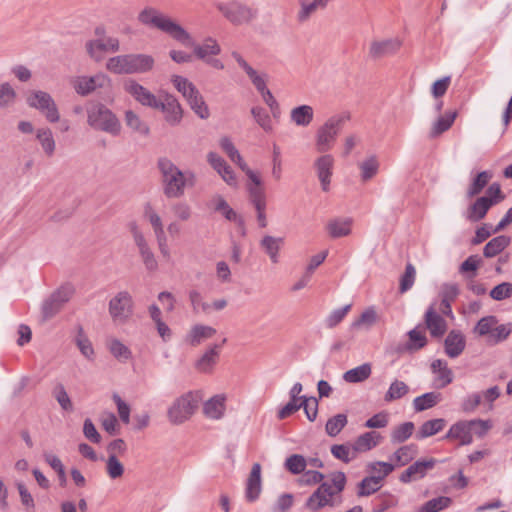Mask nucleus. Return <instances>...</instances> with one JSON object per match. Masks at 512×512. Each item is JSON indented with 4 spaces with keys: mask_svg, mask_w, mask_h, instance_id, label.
Listing matches in <instances>:
<instances>
[{
    "mask_svg": "<svg viewBox=\"0 0 512 512\" xmlns=\"http://www.w3.org/2000/svg\"><path fill=\"white\" fill-rule=\"evenodd\" d=\"M456 115V112H451L435 121L430 131V137H437L443 132L447 131L452 126Z\"/></svg>",
    "mask_w": 512,
    "mask_h": 512,
    "instance_id": "nucleus-59",
    "label": "nucleus"
},
{
    "mask_svg": "<svg viewBox=\"0 0 512 512\" xmlns=\"http://www.w3.org/2000/svg\"><path fill=\"white\" fill-rule=\"evenodd\" d=\"M227 396L225 394H216L203 404V414L211 420H220L224 417L226 411Z\"/></svg>",
    "mask_w": 512,
    "mask_h": 512,
    "instance_id": "nucleus-23",
    "label": "nucleus"
},
{
    "mask_svg": "<svg viewBox=\"0 0 512 512\" xmlns=\"http://www.w3.org/2000/svg\"><path fill=\"white\" fill-rule=\"evenodd\" d=\"M185 47L193 48L194 55L205 61L207 58L217 56L221 53L218 41L213 37H206L201 44H197L190 35L189 43H181Z\"/></svg>",
    "mask_w": 512,
    "mask_h": 512,
    "instance_id": "nucleus-19",
    "label": "nucleus"
},
{
    "mask_svg": "<svg viewBox=\"0 0 512 512\" xmlns=\"http://www.w3.org/2000/svg\"><path fill=\"white\" fill-rule=\"evenodd\" d=\"M128 230L133 238V241L138 248L139 255L143 261L145 268L148 271H155L158 268V262L151 250L149 243L138 225L137 222L132 221L128 224Z\"/></svg>",
    "mask_w": 512,
    "mask_h": 512,
    "instance_id": "nucleus-12",
    "label": "nucleus"
},
{
    "mask_svg": "<svg viewBox=\"0 0 512 512\" xmlns=\"http://www.w3.org/2000/svg\"><path fill=\"white\" fill-rule=\"evenodd\" d=\"M203 399V393L200 390L189 391L171 404L167 411L168 420L174 425H180L191 418Z\"/></svg>",
    "mask_w": 512,
    "mask_h": 512,
    "instance_id": "nucleus-7",
    "label": "nucleus"
},
{
    "mask_svg": "<svg viewBox=\"0 0 512 512\" xmlns=\"http://www.w3.org/2000/svg\"><path fill=\"white\" fill-rule=\"evenodd\" d=\"M251 114L256 121V123L265 131L272 132L273 124L270 115L268 112L260 106H255L251 108Z\"/></svg>",
    "mask_w": 512,
    "mask_h": 512,
    "instance_id": "nucleus-57",
    "label": "nucleus"
},
{
    "mask_svg": "<svg viewBox=\"0 0 512 512\" xmlns=\"http://www.w3.org/2000/svg\"><path fill=\"white\" fill-rule=\"evenodd\" d=\"M371 372V365L369 363H364L346 371L343 374V379L348 383H360L368 379L371 375Z\"/></svg>",
    "mask_w": 512,
    "mask_h": 512,
    "instance_id": "nucleus-46",
    "label": "nucleus"
},
{
    "mask_svg": "<svg viewBox=\"0 0 512 512\" xmlns=\"http://www.w3.org/2000/svg\"><path fill=\"white\" fill-rule=\"evenodd\" d=\"M353 219L350 217H337L329 220L326 231L331 238H341L350 235Z\"/></svg>",
    "mask_w": 512,
    "mask_h": 512,
    "instance_id": "nucleus-31",
    "label": "nucleus"
},
{
    "mask_svg": "<svg viewBox=\"0 0 512 512\" xmlns=\"http://www.w3.org/2000/svg\"><path fill=\"white\" fill-rule=\"evenodd\" d=\"M347 118L344 115H333L319 126L315 134V148L318 152L324 153L334 147Z\"/></svg>",
    "mask_w": 512,
    "mask_h": 512,
    "instance_id": "nucleus-8",
    "label": "nucleus"
},
{
    "mask_svg": "<svg viewBox=\"0 0 512 512\" xmlns=\"http://www.w3.org/2000/svg\"><path fill=\"white\" fill-rule=\"evenodd\" d=\"M346 424L347 416L345 414H337L328 419L325 426L326 433L331 437H335L341 432Z\"/></svg>",
    "mask_w": 512,
    "mask_h": 512,
    "instance_id": "nucleus-62",
    "label": "nucleus"
},
{
    "mask_svg": "<svg viewBox=\"0 0 512 512\" xmlns=\"http://www.w3.org/2000/svg\"><path fill=\"white\" fill-rule=\"evenodd\" d=\"M492 178V173L482 171L476 175L467 189V197L472 198L478 195Z\"/></svg>",
    "mask_w": 512,
    "mask_h": 512,
    "instance_id": "nucleus-53",
    "label": "nucleus"
},
{
    "mask_svg": "<svg viewBox=\"0 0 512 512\" xmlns=\"http://www.w3.org/2000/svg\"><path fill=\"white\" fill-rule=\"evenodd\" d=\"M207 162L228 186L238 187V179L235 172L222 156L211 151L207 154Z\"/></svg>",
    "mask_w": 512,
    "mask_h": 512,
    "instance_id": "nucleus-18",
    "label": "nucleus"
},
{
    "mask_svg": "<svg viewBox=\"0 0 512 512\" xmlns=\"http://www.w3.org/2000/svg\"><path fill=\"white\" fill-rule=\"evenodd\" d=\"M451 503V498L446 496H439L424 503L420 507L419 512H439L448 508Z\"/></svg>",
    "mask_w": 512,
    "mask_h": 512,
    "instance_id": "nucleus-58",
    "label": "nucleus"
},
{
    "mask_svg": "<svg viewBox=\"0 0 512 512\" xmlns=\"http://www.w3.org/2000/svg\"><path fill=\"white\" fill-rule=\"evenodd\" d=\"M380 440L381 436L377 432H366L355 440L353 446L357 453L366 452L376 447Z\"/></svg>",
    "mask_w": 512,
    "mask_h": 512,
    "instance_id": "nucleus-44",
    "label": "nucleus"
},
{
    "mask_svg": "<svg viewBox=\"0 0 512 512\" xmlns=\"http://www.w3.org/2000/svg\"><path fill=\"white\" fill-rule=\"evenodd\" d=\"M510 244V238L500 235L491 239L484 247L483 254L486 258H492L501 253Z\"/></svg>",
    "mask_w": 512,
    "mask_h": 512,
    "instance_id": "nucleus-47",
    "label": "nucleus"
},
{
    "mask_svg": "<svg viewBox=\"0 0 512 512\" xmlns=\"http://www.w3.org/2000/svg\"><path fill=\"white\" fill-rule=\"evenodd\" d=\"M480 264V258L477 255H471L460 265L459 271L465 274L468 279H472L476 276Z\"/></svg>",
    "mask_w": 512,
    "mask_h": 512,
    "instance_id": "nucleus-64",
    "label": "nucleus"
},
{
    "mask_svg": "<svg viewBox=\"0 0 512 512\" xmlns=\"http://www.w3.org/2000/svg\"><path fill=\"white\" fill-rule=\"evenodd\" d=\"M345 484L346 476L343 472L333 473L331 475V483H322L307 499L305 508L315 512L327 506H336L335 496L344 490Z\"/></svg>",
    "mask_w": 512,
    "mask_h": 512,
    "instance_id": "nucleus-3",
    "label": "nucleus"
},
{
    "mask_svg": "<svg viewBox=\"0 0 512 512\" xmlns=\"http://www.w3.org/2000/svg\"><path fill=\"white\" fill-rule=\"evenodd\" d=\"M470 420H461L454 423L444 439L458 441L459 445H470L473 442V438L470 433Z\"/></svg>",
    "mask_w": 512,
    "mask_h": 512,
    "instance_id": "nucleus-25",
    "label": "nucleus"
},
{
    "mask_svg": "<svg viewBox=\"0 0 512 512\" xmlns=\"http://www.w3.org/2000/svg\"><path fill=\"white\" fill-rule=\"evenodd\" d=\"M215 7L234 26L250 25L258 18L259 14L256 7L241 0L217 1Z\"/></svg>",
    "mask_w": 512,
    "mask_h": 512,
    "instance_id": "nucleus-6",
    "label": "nucleus"
},
{
    "mask_svg": "<svg viewBox=\"0 0 512 512\" xmlns=\"http://www.w3.org/2000/svg\"><path fill=\"white\" fill-rule=\"evenodd\" d=\"M333 165L334 158L330 154H324L315 160L314 166L323 191L329 190Z\"/></svg>",
    "mask_w": 512,
    "mask_h": 512,
    "instance_id": "nucleus-20",
    "label": "nucleus"
},
{
    "mask_svg": "<svg viewBox=\"0 0 512 512\" xmlns=\"http://www.w3.org/2000/svg\"><path fill=\"white\" fill-rule=\"evenodd\" d=\"M130 63L132 74H142L153 69L155 60L148 54H130Z\"/></svg>",
    "mask_w": 512,
    "mask_h": 512,
    "instance_id": "nucleus-42",
    "label": "nucleus"
},
{
    "mask_svg": "<svg viewBox=\"0 0 512 512\" xmlns=\"http://www.w3.org/2000/svg\"><path fill=\"white\" fill-rule=\"evenodd\" d=\"M138 21L148 27L156 28L179 43H189L190 33L171 17L156 8L146 7L138 15Z\"/></svg>",
    "mask_w": 512,
    "mask_h": 512,
    "instance_id": "nucleus-2",
    "label": "nucleus"
},
{
    "mask_svg": "<svg viewBox=\"0 0 512 512\" xmlns=\"http://www.w3.org/2000/svg\"><path fill=\"white\" fill-rule=\"evenodd\" d=\"M402 46L398 37L373 39L369 44L368 55L373 60L382 59L396 54Z\"/></svg>",
    "mask_w": 512,
    "mask_h": 512,
    "instance_id": "nucleus-16",
    "label": "nucleus"
},
{
    "mask_svg": "<svg viewBox=\"0 0 512 512\" xmlns=\"http://www.w3.org/2000/svg\"><path fill=\"white\" fill-rule=\"evenodd\" d=\"M435 463L436 460L433 458L416 461L401 474L400 481L403 483H409L413 480L423 478L427 471L435 466Z\"/></svg>",
    "mask_w": 512,
    "mask_h": 512,
    "instance_id": "nucleus-24",
    "label": "nucleus"
},
{
    "mask_svg": "<svg viewBox=\"0 0 512 512\" xmlns=\"http://www.w3.org/2000/svg\"><path fill=\"white\" fill-rule=\"evenodd\" d=\"M85 49L88 56L95 62H101L106 53L119 51L120 43L115 37H103L86 42Z\"/></svg>",
    "mask_w": 512,
    "mask_h": 512,
    "instance_id": "nucleus-14",
    "label": "nucleus"
},
{
    "mask_svg": "<svg viewBox=\"0 0 512 512\" xmlns=\"http://www.w3.org/2000/svg\"><path fill=\"white\" fill-rule=\"evenodd\" d=\"M155 106L152 107L154 110H160L163 113L164 120L170 126H177L181 123L183 118V109L178 99L168 93L161 92L156 100Z\"/></svg>",
    "mask_w": 512,
    "mask_h": 512,
    "instance_id": "nucleus-11",
    "label": "nucleus"
},
{
    "mask_svg": "<svg viewBox=\"0 0 512 512\" xmlns=\"http://www.w3.org/2000/svg\"><path fill=\"white\" fill-rule=\"evenodd\" d=\"M105 467L107 475L113 480L121 478L125 471L124 465L114 455H108Z\"/></svg>",
    "mask_w": 512,
    "mask_h": 512,
    "instance_id": "nucleus-61",
    "label": "nucleus"
},
{
    "mask_svg": "<svg viewBox=\"0 0 512 512\" xmlns=\"http://www.w3.org/2000/svg\"><path fill=\"white\" fill-rule=\"evenodd\" d=\"M219 146L222 151L229 157V159L235 163L243 172L250 169L229 137H221L219 140Z\"/></svg>",
    "mask_w": 512,
    "mask_h": 512,
    "instance_id": "nucleus-36",
    "label": "nucleus"
},
{
    "mask_svg": "<svg viewBox=\"0 0 512 512\" xmlns=\"http://www.w3.org/2000/svg\"><path fill=\"white\" fill-rule=\"evenodd\" d=\"M445 352L450 358L458 357L465 349V337L459 332L452 330L445 339Z\"/></svg>",
    "mask_w": 512,
    "mask_h": 512,
    "instance_id": "nucleus-35",
    "label": "nucleus"
},
{
    "mask_svg": "<svg viewBox=\"0 0 512 512\" xmlns=\"http://www.w3.org/2000/svg\"><path fill=\"white\" fill-rule=\"evenodd\" d=\"M289 119L297 127H308L314 120V109L308 104L296 106L290 110Z\"/></svg>",
    "mask_w": 512,
    "mask_h": 512,
    "instance_id": "nucleus-32",
    "label": "nucleus"
},
{
    "mask_svg": "<svg viewBox=\"0 0 512 512\" xmlns=\"http://www.w3.org/2000/svg\"><path fill=\"white\" fill-rule=\"evenodd\" d=\"M106 69L114 74H132L130 54L109 58L106 62Z\"/></svg>",
    "mask_w": 512,
    "mask_h": 512,
    "instance_id": "nucleus-43",
    "label": "nucleus"
},
{
    "mask_svg": "<svg viewBox=\"0 0 512 512\" xmlns=\"http://www.w3.org/2000/svg\"><path fill=\"white\" fill-rule=\"evenodd\" d=\"M124 120L130 129L142 136H147L150 132L149 126L133 110H127L124 114Z\"/></svg>",
    "mask_w": 512,
    "mask_h": 512,
    "instance_id": "nucleus-48",
    "label": "nucleus"
},
{
    "mask_svg": "<svg viewBox=\"0 0 512 512\" xmlns=\"http://www.w3.org/2000/svg\"><path fill=\"white\" fill-rule=\"evenodd\" d=\"M261 490V465L259 463H254L246 482L245 497L247 501H256L260 496Z\"/></svg>",
    "mask_w": 512,
    "mask_h": 512,
    "instance_id": "nucleus-26",
    "label": "nucleus"
},
{
    "mask_svg": "<svg viewBox=\"0 0 512 512\" xmlns=\"http://www.w3.org/2000/svg\"><path fill=\"white\" fill-rule=\"evenodd\" d=\"M244 173L248 178L246 189L250 203L253 206L267 204L266 192L261 174L251 168Z\"/></svg>",
    "mask_w": 512,
    "mask_h": 512,
    "instance_id": "nucleus-17",
    "label": "nucleus"
},
{
    "mask_svg": "<svg viewBox=\"0 0 512 512\" xmlns=\"http://www.w3.org/2000/svg\"><path fill=\"white\" fill-rule=\"evenodd\" d=\"M425 325L431 336L441 337L447 331V323L445 319L437 312L434 304L427 309L425 316Z\"/></svg>",
    "mask_w": 512,
    "mask_h": 512,
    "instance_id": "nucleus-22",
    "label": "nucleus"
},
{
    "mask_svg": "<svg viewBox=\"0 0 512 512\" xmlns=\"http://www.w3.org/2000/svg\"><path fill=\"white\" fill-rule=\"evenodd\" d=\"M36 139L44 154L47 157H52L56 151V142L52 130L48 127L38 128L36 130Z\"/></svg>",
    "mask_w": 512,
    "mask_h": 512,
    "instance_id": "nucleus-41",
    "label": "nucleus"
},
{
    "mask_svg": "<svg viewBox=\"0 0 512 512\" xmlns=\"http://www.w3.org/2000/svg\"><path fill=\"white\" fill-rule=\"evenodd\" d=\"M331 453L335 458H337L345 463H349L350 461H352L353 459H355L357 457V452H356L354 446L350 447V446L344 445V444L333 445L331 447Z\"/></svg>",
    "mask_w": 512,
    "mask_h": 512,
    "instance_id": "nucleus-63",
    "label": "nucleus"
},
{
    "mask_svg": "<svg viewBox=\"0 0 512 512\" xmlns=\"http://www.w3.org/2000/svg\"><path fill=\"white\" fill-rule=\"evenodd\" d=\"M414 431L412 422H405L395 427L391 432V442L394 444L405 442Z\"/></svg>",
    "mask_w": 512,
    "mask_h": 512,
    "instance_id": "nucleus-56",
    "label": "nucleus"
},
{
    "mask_svg": "<svg viewBox=\"0 0 512 512\" xmlns=\"http://www.w3.org/2000/svg\"><path fill=\"white\" fill-rule=\"evenodd\" d=\"M497 201L486 196L478 198L467 211V218L472 222H477L485 217L488 210L492 205L496 204Z\"/></svg>",
    "mask_w": 512,
    "mask_h": 512,
    "instance_id": "nucleus-37",
    "label": "nucleus"
},
{
    "mask_svg": "<svg viewBox=\"0 0 512 512\" xmlns=\"http://www.w3.org/2000/svg\"><path fill=\"white\" fill-rule=\"evenodd\" d=\"M330 3L328 0H298L297 21L299 23L308 22L318 10H325Z\"/></svg>",
    "mask_w": 512,
    "mask_h": 512,
    "instance_id": "nucleus-21",
    "label": "nucleus"
},
{
    "mask_svg": "<svg viewBox=\"0 0 512 512\" xmlns=\"http://www.w3.org/2000/svg\"><path fill=\"white\" fill-rule=\"evenodd\" d=\"M143 217L151 225L154 236L165 234L162 217L150 202L143 205Z\"/></svg>",
    "mask_w": 512,
    "mask_h": 512,
    "instance_id": "nucleus-39",
    "label": "nucleus"
},
{
    "mask_svg": "<svg viewBox=\"0 0 512 512\" xmlns=\"http://www.w3.org/2000/svg\"><path fill=\"white\" fill-rule=\"evenodd\" d=\"M74 293L71 285H63L51 293L42 303L41 312L44 320L54 317Z\"/></svg>",
    "mask_w": 512,
    "mask_h": 512,
    "instance_id": "nucleus-13",
    "label": "nucleus"
},
{
    "mask_svg": "<svg viewBox=\"0 0 512 512\" xmlns=\"http://www.w3.org/2000/svg\"><path fill=\"white\" fill-rule=\"evenodd\" d=\"M27 105L39 111L49 122L57 123L61 119L58 105L50 93L43 90H31L26 95Z\"/></svg>",
    "mask_w": 512,
    "mask_h": 512,
    "instance_id": "nucleus-9",
    "label": "nucleus"
},
{
    "mask_svg": "<svg viewBox=\"0 0 512 512\" xmlns=\"http://www.w3.org/2000/svg\"><path fill=\"white\" fill-rule=\"evenodd\" d=\"M171 82L173 83L176 90L181 93L186 100L190 99L198 92V89L195 87V85L183 76L173 75L171 77Z\"/></svg>",
    "mask_w": 512,
    "mask_h": 512,
    "instance_id": "nucleus-50",
    "label": "nucleus"
},
{
    "mask_svg": "<svg viewBox=\"0 0 512 512\" xmlns=\"http://www.w3.org/2000/svg\"><path fill=\"white\" fill-rule=\"evenodd\" d=\"M157 166L161 174L163 194L168 199L183 197L185 190L196 184V175L193 171H182L167 157L160 158Z\"/></svg>",
    "mask_w": 512,
    "mask_h": 512,
    "instance_id": "nucleus-1",
    "label": "nucleus"
},
{
    "mask_svg": "<svg viewBox=\"0 0 512 512\" xmlns=\"http://www.w3.org/2000/svg\"><path fill=\"white\" fill-rule=\"evenodd\" d=\"M108 311L114 323H126L131 318L134 311L132 295L127 291L116 293L109 301Z\"/></svg>",
    "mask_w": 512,
    "mask_h": 512,
    "instance_id": "nucleus-10",
    "label": "nucleus"
},
{
    "mask_svg": "<svg viewBox=\"0 0 512 512\" xmlns=\"http://www.w3.org/2000/svg\"><path fill=\"white\" fill-rule=\"evenodd\" d=\"M123 90L137 103L144 107L151 108L156 104L158 96L133 78H127L122 83Z\"/></svg>",
    "mask_w": 512,
    "mask_h": 512,
    "instance_id": "nucleus-15",
    "label": "nucleus"
},
{
    "mask_svg": "<svg viewBox=\"0 0 512 512\" xmlns=\"http://www.w3.org/2000/svg\"><path fill=\"white\" fill-rule=\"evenodd\" d=\"M106 347L111 355L119 362L126 363L132 358L130 348L115 337L107 339Z\"/></svg>",
    "mask_w": 512,
    "mask_h": 512,
    "instance_id": "nucleus-38",
    "label": "nucleus"
},
{
    "mask_svg": "<svg viewBox=\"0 0 512 512\" xmlns=\"http://www.w3.org/2000/svg\"><path fill=\"white\" fill-rule=\"evenodd\" d=\"M408 392L409 386L405 382L395 380L390 384L384 396V400L386 402H392L404 397L406 394H408Z\"/></svg>",
    "mask_w": 512,
    "mask_h": 512,
    "instance_id": "nucleus-54",
    "label": "nucleus"
},
{
    "mask_svg": "<svg viewBox=\"0 0 512 512\" xmlns=\"http://www.w3.org/2000/svg\"><path fill=\"white\" fill-rule=\"evenodd\" d=\"M432 372L436 375L434 386L436 388H444L453 381V372L448 367L446 361L437 359L431 364Z\"/></svg>",
    "mask_w": 512,
    "mask_h": 512,
    "instance_id": "nucleus-33",
    "label": "nucleus"
},
{
    "mask_svg": "<svg viewBox=\"0 0 512 512\" xmlns=\"http://www.w3.org/2000/svg\"><path fill=\"white\" fill-rule=\"evenodd\" d=\"M360 181L367 183L372 180L379 172L380 162L376 155H369L358 164Z\"/></svg>",
    "mask_w": 512,
    "mask_h": 512,
    "instance_id": "nucleus-34",
    "label": "nucleus"
},
{
    "mask_svg": "<svg viewBox=\"0 0 512 512\" xmlns=\"http://www.w3.org/2000/svg\"><path fill=\"white\" fill-rule=\"evenodd\" d=\"M225 342L226 339L224 338L221 344L210 346L197 360L195 365L196 369L202 373H210L219 359L220 349Z\"/></svg>",
    "mask_w": 512,
    "mask_h": 512,
    "instance_id": "nucleus-28",
    "label": "nucleus"
},
{
    "mask_svg": "<svg viewBox=\"0 0 512 512\" xmlns=\"http://www.w3.org/2000/svg\"><path fill=\"white\" fill-rule=\"evenodd\" d=\"M70 84L75 93L81 97H86L95 93L98 90L107 93L104 101L108 104L114 102V97L111 95L113 88V81L109 75L104 72H97L94 75H78L70 79Z\"/></svg>",
    "mask_w": 512,
    "mask_h": 512,
    "instance_id": "nucleus-4",
    "label": "nucleus"
},
{
    "mask_svg": "<svg viewBox=\"0 0 512 512\" xmlns=\"http://www.w3.org/2000/svg\"><path fill=\"white\" fill-rule=\"evenodd\" d=\"M86 113L90 128L111 136H118L121 133L122 125L119 118L104 103H93L86 109Z\"/></svg>",
    "mask_w": 512,
    "mask_h": 512,
    "instance_id": "nucleus-5",
    "label": "nucleus"
},
{
    "mask_svg": "<svg viewBox=\"0 0 512 512\" xmlns=\"http://www.w3.org/2000/svg\"><path fill=\"white\" fill-rule=\"evenodd\" d=\"M446 421L442 418L424 422L416 433V438L421 440L433 436L444 429Z\"/></svg>",
    "mask_w": 512,
    "mask_h": 512,
    "instance_id": "nucleus-45",
    "label": "nucleus"
},
{
    "mask_svg": "<svg viewBox=\"0 0 512 512\" xmlns=\"http://www.w3.org/2000/svg\"><path fill=\"white\" fill-rule=\"evenodd\" d=\"M382 487V483L380 482L379 477H365L358 484V492L357 495L360 497L369 496L375 492H377Z\"/></svg>",
    "mask_w": 512,
    "mask_h": 512,
    "instance_id": "nucleus-55",
    "label": "nucleus"
},
{
    "mask_svg": "<svg viewBox=\"0 0 512 512\" xmlns=\"http://www.w3.org/2000/svg\"><path fill=\"white\" fill-rule=\"evenodd\" d=\"M232 57L235 59L237 64L245 71L255 88L258 92L267 88L266 81L267 75L265 73H259L247 61L237 52H232Z\"/></svg>",
    "mask_w": 512,
    "mask_h": 512,
    "instance_id": "nucleus-29",
    "label": "nucleus"
},
{
    "mask_svg": "<svg viewBox=\"0 0 512 512\" xmlns=\"http://www.w3.org/2000/svg\"><path fill=\"white\" fill-rule=\"evenodd\" d=\"M285 239L283 237H275L265 235L260 240V248L269 257L271 263L277 264L280 261V250L284 246Z\"/></svg>",
    "mask_w": 512,
    "mask_h": 512,
    "instance_id": "nucleus-27",
    "label": "nucleus"
},
{
    "mask_svg": "<svg viewBox=\"0 0 512 512\" xmlns=\"http://www.w3.org/2000/svg\"><path fill=\"white\" fill-rule=\"evenodd\" d=\"M441 399L442 397L440 393L428 392L416 397L413 400V405L416 411H424L438 404L441 401Z\"/></svg>",
    "mask_w": 512,
    "mask_h": 512,
    "instance_id": "nucleus-52",
    "label": "nucleus"
},
{
    "mask_svg": "<svg viewBox=\"0 0 512 512\" xmlns=\"http://www.w3.org/2000/svg\"><path fill=\"white\" fill-rule=\"evenodd\" d=\"M418 454V447L415 444H409L400 447L392 455L391 459L395 460L397 465L403 466L409 463Z\"/></svg>",
    "mask_w": 512,
    "mask_h": 512,
    "instance_id": "nucleus-51",
    "label": "nucleus"
},
{
    "mask_svg": "<svg viewBox=\"0 0 512 512\" xmlns=\"http://www.w3.org/2000/svg\"><path fill=\"white\" fill-rule=\"evenodd\" d=\"M75 344L80 350L81 354L88 360L94 361L95 359V350L93 348L92 342L84 333L82 327L78 328V333L75 337Z\"/></svg>",
    "mask_w": 512,
    "mask_h": 512,
    "instance_id": "nucleus-49",
    "label": "nucleus"
},
{
    "mask_svg": "<svg viewBox=\"0 0 512 512\" xmlns=\"http://www.w3.org/2000/svg\"><path fill=\"white\" fill-rule=\"evenodd\" d=\"M211 205L216 212L221 213L227 220L236 222L240 225L243 224L241 217L229 206L228 202L223 196L216 194L211 200Z\"/></svg>",
    "mask_w": 512,
    "mask_h": 512,
    "instance_id": "nucleus-40",
    "label": "nucleus"
},
{
    "mask_svg": "<svg viewBox=\"0 0 512 512\" xmlns=\"http://www.w3.org/2000/svg\"><path fill=\"white\" fill-rule=\"evenodd\" d=\"M187 102L194 113L201 119H207L210 116L209 108L199 91L188 99Z\"/></svg>",
    "mask_w": 512,
    "mask_h": 512,
    "instance_id": "nucleus-60",
    "label": "nucleus"
},
{
    "mask_svg": "<svg viewBox=\"0 0 512 512\" xmlns=\"http://www.w3.org/2000/svg\"><path fill=\"white\" fill-rule=\"evenodd\" d=\"M216 333V329L212 326L195 324L187 332L185 341L191 346H198L203 341L212 338Z\"/></svg>",
    "mask_w": 512,
    "mask_h": 512,
    "instance_id": "nucleus-30",
    "label": "nucleus"
}]
</instances>
